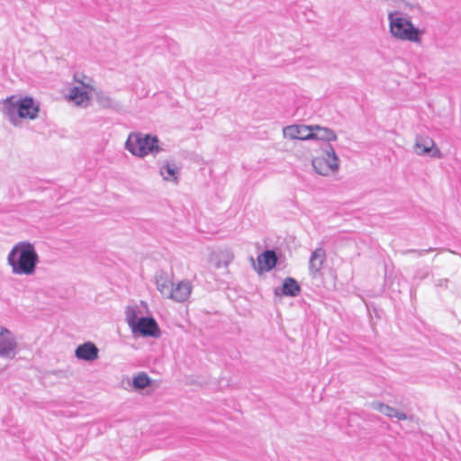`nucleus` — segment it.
<instances>
[{
	"label": "nucleus",
	"instance_id": "1",
	"mask_svg": "<svg viewBox=\"0 0 461 461\" xmlns=\"http://www.w3.org/2000/svg\"><path fill=\"white\" fill-rule=\"evenodd\" d=\"M39 262V254L30 241L16 243L7 256V264L14 275L32 276L36 272Z\"/></svg>",
	"mask_w": 461,
	"mask_h": 461
},
{
	"label": "nucleus",
	"instance_id": "2",
	"mask_svg": "<svg viewBox=\"0 0 461 461\" xmlns=\"http://www.w3.org/2000/svg\"><path fill=\"white\" fill-rule=\"evenodd\" d=\"M2 104L3 113L14 126L19 125L22 119H36L40 112L39 103L30 96L11 95L4 99Z\"/></svg>",
	"mask_w": 461,
	"mask_h": 461
},
{
	"label": "nucleus",
	"instance_id": "3",
	"mask_svg": "<svg viewBox=\"0 0 461 461\" xmlns=\"http://www.w3.org/2000/svg\"><path fill=\"white\" fill-rule=\"evenodd\" d=\"M389 28L391 34L401 41L419 42L422 32L416 28L411 20L395 11L388 14Z\"/></svg>",
	"mask_w": 461,
	"mask_h": 461
},
{
	"label": "nucleus",
	"instance_id": "4",
	"mask_svg": "<svg viewBox=\"0 0 461 461\" xmlns=\"http://www.w3.org/2000/svg\"><path fill=\"white\" fill-rule=\"evenodd\" d=\"M157 137L142 133H131L125 142V149L134 156L144 157L149 153L158 151Z\"/></svg>",
	"mask_w": 461,
	"mask_h": 461
},
{
	"label": "nucleus",
	"instance_id": "5",
	"mask_svg": "<svg viewBox=\"0 0 461 461\" xmlns=\"http://www.w3.org/2000/svg\"><path fill=\"white\" fill-rule=\"evenodd\" d=\"M312 163L315 172L321 176L335 174L339 167V158L330 144L326 146L320 156L312 159Z\"/></svg>",
	"mask_w": 461,
	"mask_h": 461
},
{
	"label": "nucleus",
	"instance_id": "6",
	"mask_svg": "<svg viewBox=\"0 0 461 461\" xmlns=\"http://www.w3.org/2000/svg\"><path fill=\"white\" fill-rule=\"evenodd\" d=\"M413 149L419 156H429L435 158H443L442 152L429 136H417Z\"/></svg>",
	"mask_w": 461,
	"mask_h": 461
},
{
	"label": "nucleus",
	"instance_id": "7",
	"mask_svg": "<svg viewBox=\"0 0 461 461\" xmlns=\"http://www.w3.org/2000/svg\"><path fill=\"white\" fill-rule=\"evenodd\" d=\"M134 324L131 331L135 335L157 338L160 334L159 327L153 317H140Z\"/></svg>",
	"mask_w": 461,
	"mask_h": 461
},
{
	"label": "nucleus",
	"instance_id": "8",
	"mask_svg": "<svg viewBox=\"0 0 461 461\" xmlns=\"http://www.w3.org/2000/svg\"><path fill=\"white\" fill-rule=\"evenodd\" d=\"M16 348L17 341L13 332L0 326V357L14 358Z\"/></svg>",
	"mask_w": 461,
	"mask_h": 461
},
{
	"label": "nucleus",
	"instance_id": "9",
	"mask_svg": "<svg viewBox=\"0 0 461 461\" xmlns=\"http://www.w3.org/2000/svg\"><path fill=\"white\" fill-rule=\"evenodd\" d=\"M75 80L78 83H81L83 85V87H71L68 95V99L73 102L76 105L87 106L90 98L86 89L89 88L90 86L88 84L85 83L81 78H79V75H75Z\"/></svg>",
	"mask_w": 461,
	"mask_h": 461
},
{
	"label": "nucleus",
	"instance_id": "10",
	"mask_svg": "<svg viewBox=\"0 0 461 461\" xmlns=\"http://www.w3.org/2000/svg\"><path fill=\"white\" fill-rule=\"evenodd\" d=\"M285 138L290 140H309L312 137V126L292 124L283 129Z\"/></svg>",
	"mask_w": 461,
	"mask_h": 461
},
{
	"label": "nucleus",
	"instance_id": "11",
	"mask_svg": "<svg viewBox=\"0 0 461 461\" xmlns=\"http://www.w3.org/2000/svg\"><path fill=\"white\" fill-rule=\"evenodd\" d=\"M326 259V252L322 248H318L312 251L309 260V273L312 278H318L321 276V268Z\"/></svg>",
	"mask_w": 461,
	"mask_h": 461
},
{
	"label": "nucleus",
	"instance_id": "12",
	"mask_svg": "<svg viewBox=\"0 0 461 461\" xmlns=\"http://www.w3.org/2000/svg\"><path fill=\"white\" fill-rule=\"evenodd\" d=\"M99 349L93 342H85L75 350V356L77 358L87 362H93L98 358Z\"/></svg>",
	"mask_w": 461,
	"mask_h": 461
},
{
	"label": "nucleus",
	"instance_id": "13",
	"mask_svg": "<svg viewBox=\"0 0 461 461\" xmlns=\"http://www.w3.org/2000/svg\"><path fill=\"white\" fill-rule=\"evenodd\" d=\"M278 262V257L274 249H266L258 256V272H268L274 269Z\"/></svg>",
	"mask_w": 461,
	"mask_h": 461
},
{
	"label": "nucleus",
	"instance_id": "14",
	"mask_svg": "<svg viewBox=\"0 0 461 461\" xmlns=\"http://www.w3.org/2000/svg\"><path fill=\"white\" fill-rule=\"evenodd\" d=\"M192 285L189 281H181L175 287L171 288L167 299H172L177 303H183L190 296Z\"/></svg>",
	"mask_w": 461,
	"mask_h": 461
},
{
	"label": "nucleus",
	"instance_id": "15",
	"mask_svg": "<svg viewBox=\"0 0 461 461\" xmlns=\"http://www.w3.org/2000/svg\"><path fill=\"white\" fill-rule=\"evenodd\" d=\"M370 405L374 410L378 411L379 412L383 413L387 417L396 418L399 420H407L406 413L400 411L399 410L393 408L381 402H373Z\"/></svg>",
	"mask_w": 461,
	"mask_h": 461
},
{
	"label": "nucleus",
	"instance_id": "16",
	"mask_svg": "<svg viewBox=\"0 0 461 461\" xmlns=\"http://www.w3.org/2000/svg\"><path fill=\"white\" fill-rule=\"evenodd\" d=\"M312 126V137L311 140H319L326 142L334 141L337 140L336 133L326 127H321L319 125Z\"/></svg>",
	"mask_w": 461,
	"mask_h": 461
},
{
	"label": "nucleus",
	"instance_id": "17",
	"mask_svg": "<svg viewBox=\"0 0 461 461\" xmlns=\"http://www.w3.org/2000/svg\"><path fill=\"white\" fill-rule=\"evenodd\" d=\"M155 279L157 289L160 292L162 296L168 298L171 288L173 287V283L168 279L166 273L162 270H159L156 273Z\"/></svg>",
	"mask_w": 461,
	"mask_h": 461
},
{
	"label": "nucleus",
	"instance_id": "18",
	"mask_svg": "<svg viewBox=\"0 0 461 461\" xmlns=\"http://www.w3.org/2000/svg\"><path fill=\"white\" fill-rule=\"evenodd\" d=\"M281 290L284 295L295 297L301 293V286L294 278L287 277L284 280Z\"/></svg>",
	"mask_w": 461,
	"mask_h": 461
},
{
	"label": "nucleus",
	"instance_id": "19",
	"mask_svg": "<svg viewBox=\"0 0 461 461\" xmlns=\"http://www.w3.org/2000/svg\"><path fill=\"white\" fill-rule=\"evenodd\" d=\"M179 168L174 163L167 162L160 167V175L167 181H176Z\"/></svg>",
	"mask_w": 461,
	"mask_h": 461
},
{
	"label": "nucleus",
	"instance_id": "20",
	"mask_svg": "<svg viewBox=\"0 0 461 461\" xmlns=\"http://www.w3.org/2000/svg\"><path fill=\"white\" fill-rule=\"evenodd\" d=\"M151 384L150 377L144 372L139 373L132 379V386L136 390H142L149 387Z\"/></svg>",
	"mask_w": 461,
	"mask_h": 461
},
{
	"label": "nucleus",
	"instance_id": "21",
	"mask_svg": "<svg viewBox=\"0 0 461 461\" xmlns=\"http://www.w3.org/2000/svg\"><path fill=\"white\" fill-rule=\"evenodd\" d=\"M125 313H126L127 322L131 329L132 326L135 325L134 323H137V321L139 320V318L137 316V312L134 308L127 307Z\"/></svg>",
	"mask_w": 461,
	"mask_h": 461
},
{
	"label": "nucleus",
	"instance_id": "22",
	"mask_svg": "<svg viewBox=\"0 0 461 461\" xmlns=\"http://www.w3.org/2000/svg\"><path fill=\"white\" fill-rule=\"evenodd\" d=\"M97 99L103 107L110 108L113 106V101L107 95H100L97 96Z\"/></svg>",
	"mask_w": 461,
	"mask_h": 461
},
{
	"label": "nucleus",
	"instance_id": "23",
	"mask_svg": "<svg viewBox=\"0 0 461 461\" xmlns=\"http://www.w3.org/2000/svg\"><path fill=\"white\" fill-rule=\"evenodd\" d=\"M433 249H432V248H429L428 249H420V250H417V249H408V250L403 251L402 254L405 255V254H408V253H414V254H416L417 257H421L425 253L432 251Z\"/></svg>",
	"mask_w": 461,
	"mask_h": 461
},
{
	"label": "nucleus",
	"instance_id": "24",
	"mask_svg": "<svg viewBox=\"0 0 461 461\" xmlns=\"http://www.w3.org/2000/svg\"><path fill=\"white\" fill-rule=\"evenodd\" d=\"M233 259V255H231L230 253L227 252L225 255H224V267H228L229 263Z\"/></svg>",
	"mask_w": 461,
	"mask_h": 461
},
{
	"label": "nucleus",
	"instance_id": "25",
	"mask_svg": "<svg viewBox=\"0 0 461 461\" xmlns=\"http://www.w3.org/2000/svg\"><path fill=\"white\" fill-rule=\"evenodd\" d=\"M217 267H221V263L219 262L217 265H216Z\"/></svg>",
	"mask_w": 461,
	"mask_h": 461
}]
</instances>
